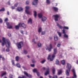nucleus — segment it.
Here are the masks:
<instances>
[{"label": "nucleus", "mask_w": 78, "mask_h": 78, "mask_svg": "<svg viewBox=\"0 0 78 78\" xmlns=\"http://www.w3.org/2000/svg\"><path fill=\"white\" fill-rule=\"evenodd\" d=\"M2 45L3 47H4L5 44L6 47L7 48H9L11 43L9 40H5V38L3 37L2 38Z\"/></svg>", "instance_id": "nucleus-1"}, {"label": "nucleus", "mask_w": 78, "mask_h": 78, "mask_svg": "<svg viewBox=\"0 0 78 78\" xmlns=\"http://www.w3.org/2000/svg\"><path fill=\"white\" fill-rule=\"evenodd\" d=\"M53 51V54L51 57H50V55H49L48 58V59H50V61H52L53 58L55 57V55H56V53H57V49L56 48L54 49Z\"/></svg>", "instance_id": "nucleus-2"}, {"label": "nucleus", "mask_w": 78, "mask_h": 78, "mask_svg": "<svg viewBox=\"0 0 78 78\" xmlns=\"http://www.w3.org/2000/svg\"><path fill=\"white\" fill-rule=\"evenodd\" d=\"M67 67L68 69V70H66V74L67 76H69V72H70V69H71V67H72V66H71V65L70 64L67 63Z\"/></svg>", "instance_id": "nucleus-3"}, {"label": "nucleus", "mask_w": 78, "mask_h": 78, "mask_svg": "<svg viewBox=\"0 0 78 78\" xmlns=\"http://www.w3.org/2000/svg\"><path fill=\"white\" fill-rule=\"evenodd\" d=\"M57 24V26L60 29H62V28H64V29H66V30H69V27L64 26L63 27L62 26H61L60 24H59L58 23H56Z\"/></svg>", "instance_id": "nucleus-4"}, {"label": "nucleus", "mask_w": 78, "mask_h": 78, "mask_svg": "<svg viewBox=\"0 0 78 78\" xmlns=\"http://www.w3.org/2000/svg\"><path fill=\"white\" fill-rule=\"evenodd\" d=\"M23 43L22 42H20L17 44V47L18 48H21L23 46Z\"/></svg>", "instance_id": "nucleus-5"}, {"label": "nucleus", "mask_w": 78, "mask_h": 78, "mask_svg": "<svg viewBox=\"0 0 78 78\" xmlns=\"http://www.w3.org/2000/svg\"><path fill=\"white\" fill-rule=\"evenodd\" d=\"M55 17V21H58V18L60 16L58 15H56L53 16V17Z\"/></svg>", "instance_id": "nucleus-6"}, {"label": "nucleus", "mask_w": 78, "mask_h": 78, "mask_svg": "<svg viewBox=\"0 0 78 78\" xmlns=\"http://www.w3.org/2000/svg\"><path fill=\"white\" fill-rule=\"evenodd\" d=\"M49 48H47L46 50H48L49 51H51V50L52 48H53V47H52V45L51 44H50L49 46Z\"/></svg>", "instance_id": "nucleus-7"}, {"label": "nucleus", "mask_w": 78, "mask_h": 78, "mask_svg": "<svg viewBox=\"0 0 78 78\" xmlns=\"http://www.w3.org/2000/svg\"><path fill=\"white\" fill-rule=\"evenodd\" d=\"M26 10H25V12H26L27 14H30V12L28 11V10L30 9V7H29L28 6H26Z\"/></svg>", "instance_id": "nucleus-8"}, {"label": "nucleus", "mask_w": 78, "mask_h": 78, "mask_svg": "<svg viewBox=\"0 0 78 78\" xmlns=\"http://www.w3.org/2000/svg\"><path fill=\"white\" fill-rule=\"evenodd\" d=\"M62 31L63 32V34H64V37H66V38H68V35H67V34L66 33V32L65 31V30L63 29V30H62Z\"/></svg>", "instance_id": "nucleus-9"}, {"label": "nucleus", "mask_w": 78, "mask_h": 78, "mask_svg": "<svg viewBox=\"0 0 78 78\" xmlns=\"http://www.w3.org/2000/svg\"><path fill=\"white\" fill-rule=\"evenodd\" d=\"M33 72H34V73H35V72H36L37 76H39V72H37V69H34L33 70Z\"/></svg>", "instance_id": "nucleus-10"}, {"label": "nucleus", "mask_w": 78, "mask_h": 78, "mask_svg": "<svg viewBox=\"0 0 78 78\" xmlns=\"http://www.w3.org/2000/svg\"><path fill=\"white\" fill-rule=\"evenodd\" d=\"M24 75H26L27 76V77H29V78H31V75L30 74H28L26 72H24Z\"/></svg>", "instance_id": "nucleus-11"}, {"label": "nucleus", "mask_w": 78, "mask_h": 78, "mask_svg": "<svg viewBox=\"0 0 78 78\" xmlns=\"http://www.w3.org/2000/svg\"><path fill=\"white\" fill-rule=\"evenodd\" d=\"M16 10L17 11L20 12V11H22V10H23V8L21 7H18Z\"/></svg>", "instance_id": "nucleus-12"}, {"label": "nucleus", "mask_w": 78, "mask_h": 78, "mask_svg": "<svg viewBox=\"0 0 78 78\" xmlns=\"http://www.w3.org/2000/svg\"><path fill=\"white\" fill-rule=\"evenodd\" d=\"M48 74H49V68H48L47 69L46 72L45 73V75H47Z\"/></svg>", "instance_id": "nucleus-13"}, {"label": "nucleus", "mask_w": 78, "mask_h": 78, "mask_svg": "<svg viewBox=\"0 0 78 78\" xmlns=\"http://www.w3.org/2000/svg\"><path fill=\"white\" fill-rule=\"evenodd\" d=\"M38 0H34V2H32L33 5H36L37 3V1Z\"/></svg>", "instance_id": "nucleus-14"}, {"label": "nucleus", "mask_w": 78, "mask_h": 78, "mask_svg": "<svg viewBox=\"0 0 78 78\" xmlns=\"http://www.w3.org/2000/svg\"><path fill=\"white\" fill-rule=\"evenodd\" d=\"M20 25H21V27L23 28H26V25L23 23H20Z\"/></svg>", "instance_id": "nucleus-15"}, {"label": "nucleus", "mask_w": 78, "mask_h": 78, "mask_svg": "<svg viewBox=\"0 0 78 78\" xmlns=\"http://www.w3.org/2000/svg\"><path fill=\"white\" fill-rule=\"evenodd\" d=\"M46 20H47V18L44 16L41 19V20L42 22H45Z\"/></svg>", "instance_id": "nucleus-16"}, {"label": "nucleus", "mask_w": 78, "mask_h": 78, "mask_svg": "<svg viewBox=\"0 0 78 78\" xmlns=\"http://www.w3.org/2000/svg\"><path fill=\"white\" fill-rule=\"evenodd\" d=\"M54 39L55 41H58V36L56 35H54Z\"/></svg>", "instance_id": "nucleus-17"}, {"label": "nucleus", "mask_w": 78, "mask_h": 78, "mask_svg": "<svg viewBox=\"0 0 78 78\" xmlns=\"http://www.w3.org/2000/svg\"><path fill=\"white\" fill-rule=\"evenodd\" d=\"M28 23H30V24H31L32 23V20H31V18H30L29 19Z\"/></svg>", "instance_id": "nucleus-18"}, {"label": "nucleus", "mask_w": 78, "mask_h": 78, "mask_svg": "<svg viewBox=\"0 0 78 78\" xmlns=\"http://www.w3.org/2000/svg\"><path fill=\"white\" fill-rule=\"evenodd\" d=\"M77 78V76L76 74V73H74L73 74V76L71 78Z\"/></svg>", "instance_id": "nucleus-19"}, {"label": "nucleus", "mask_w": 78, "mask_h": 78, "mask_svg": "<svg viewBox=\"0 0 78 78\" xmlns=\"http://www.w3.org/2000/svg\"><path fill=\"white\" fill-rule=\"evenodd\" d=\"M20 24L19 23L18 24V25L16 26H15V28L16 29H19V27H20Z\"/></svg>", "instance_id": "nucleus-20"}, {"label": "nucleus", "mask_w": 78, "mask_h": 78, "mask_svg": "<svg viewBox=\"0 0 78 78\" xmlns=\"http://www.w3.org/2000/svg\"><path fill=\"white\" fill-rule=\"evenodd\" d=\"M7 28L9 29H12V26L11 25H9V26L8 25Z\"/></svg>", "instance_id": "nucleus-21"}, {"label": "nucleus", "mask_w": 78, "mask_h": 78, "mask_svg": "<svg viewBox=\"0 0 78 78\" xmlns=\"http://www.w3.org/2000/svg\"><path fill=\"white\" fill-rule=\"evenodd\" d=\"M16 67L18 68H20V65L18 63H16Z\"/></svg>", "instance_id": "nucleus-22"}, {"label": "nucleus", "mask_w": 78, "mask_h": 78, "mask_svg": "<svg viewBox=\"0 0 78 78\" xmlns=\"http://www.w3.org/2000/svg\"><path fill=\"white\" fill-rule=\"evenodd\" d=\"M61 73H62V71L61 70H58V75H61Z\"/></svg>", "instance_id": "nucleus-23"}, {"label": "nucleus", "mask_w": 78, "mask_h": 78, "mask_svg": "<svg viewBox=\"0 0 78 78\" xmlns=\"http://www.w3.org/2000/svg\"><path fill=\"white\" fill-rule=\"evenodd\" d=\"M53 9L55 11H57L58 10V9L57 7H53Z\"/></svg>", "instance_id": "nucleus-24"}, {"label": "nucleus", "mask_w": 78, "mask_h": 78, "mask_svg": "<svg viewBox=\"0 0 78 78\" xmlns=\"http://www.w3.org/2000/svg\"><path fill=\"white\" fill-rule=\"evenodd\" d=\"M6 75V72H4V73L1 74V76L2 77L3 76H5V75Z\"/></svg>", "instance_id": "nucleus-25"}, {"label": "nucleus", "mask_w": 78, "mask_h": 78, "mask_svg": "<svg viewBox=\"0 0 78 78\" xmlns=\"http://www.w3.org/2000/svg\"><path fill=\"white\" fill-rule=\"evenodd\" d=\"M34 16L35 17H36V16H37V12L36 11H34Z\"/></svg>", "instance_id": "nucleus-26"}, {"label": "nucleus", "mask_w": 78, "mask_h": 78, "mask_svg": "<svg viewBox=\"0 0 78 78\" xmlns=\"http://www.w3.org/2000/svg\"><path fill=\"white\" fill-rule=\"evenodd\" d=\"M38 16L39 18H42V15L41 13H39L38 14Z\"/></svg>", "instance_id": "nucleus-27"}, {"label": "nucleus", "mask_w": 78, "mask_h": 78, "mask_svg": "<svg viewBox=\"0 0 78 78\" xmlns=\"http://www.w3.org/2000/svg\"><path fill=\"white\" fill-rule=\"evenodd\" d=\"M56 63L57 64V65H59V62L58 59H56L55 61Z\"/></svg>", "instance_id": "nucleus-28"}, {"label": "nucleus", "mask_w": 78, "mask_h": 78, "mask_svg": "<svg viewBox=\"0 0 78 78\" xmlns=\"http://www.w3.org/2000/svg\"><path fill=\"white\" fill-rule=\"evenodd\" d=\"M41 31H42V28L39 27L38 28V33H41Z\"/></svg>", "instance_id": "nucleus-29"}, {"label": "nucleus", "mask_w": 78, "mask_h": 78, "mask_svg": "<svg viewBox=\"0 0 78 78\" xmlns=\"http://www.w3.org/2000/svg\"><path fill=\"white\" fill-rule=\"evenodd\" d=\"M53 74H55V68H53L52 69Z\"/></svg>", "instance_id": "nucleus-30"}, {"label": "nucleus", "mask_w": 78, "mask_h": 78, "mask_svg": "<svg viewBox=\"0 0 78 78\" xmlns=\"http://www.w3.org/2000/svg\"><path fill=\"white\" fill-rule=\"evenodd\" d=\"M16 61H19V57L18 56L16 57Z\"/></svg>", "instance_id": "nucleus-31"}, {"label": "nucleus", "mask_w": 78, "mask_h": 78, "mask_svg": "<svg viewBox=\"0 0 78 78\" xmlns=\"http://www.w3.org/2000/svg\"><path fill=\"white\" fill-rule=\"evenodd\" d=\"M18 78H27V77H26V76H22V77L19 76Z\"/></svg>", "instance_id": "nucleus-32"}, {"label": "nucleus", "mask_w": 78, "mask_h": 78, "mask_svg": "<svg viewBox=\"0 0 78 78\" xmlns=\"http://www.w3.org/2000/svg\"><path fill=\"white\" fill-rule=\"evenodd\" d=\"M61 63L63 65L65 64V61L64 60H62L61 61Z\"/></svg>", "instance_id": "nucleus-33"}, {"label": "nucleus", "mask_w": 78, "mask_h": 78, "mask_svg": "<svg viewBox=\"0 0 78 78\" xmlns=\"http://www.w3.org/2000/svg\"><path fill=\"white\" fill-rule=\"evenodd\" d=\"M38 47H41V44L40 43H38L37 44Z\"/></svg>", "instance_id": "nucleus-34"}, {"label": "nucleus", "mask_w": 78, "mask_h": 78, "mask_svg": "<svg viewBox=\"0 0 78 78\" xmlns=\"http://www.w3.org/2000/svg\"><path fill=\"white\" fill-rule=\"evenodd\" d=\"M57 33L60 37H61V33L60 32L58 31Z\"/></svg>", "instance_id": "nucleus-35"}, {"label": "nucleus", "mask_w": 78, "mask_h": 78, "mask_svg": "<svg viewBox=\"0 0 78 78\" xmlns=\"http://www.w3.org/2000/svg\"><path fill=\"white\" fill-rule=\"evenodd\" d=\"M9 78H13V75L12 74H10L9 76Z\"/></svg>", "instance_id": "nucleus-36"}, {"label": "nucleus", "mask_w": 78, "mask_h": 78, "mask_svg": "<svg viewBox=\"0 0 78 78\" xmlns=\"http://www.w3.org/2000/svg\"><path fill=\"white\" fill-rule=\"evenodd\" d=\"M45 61H46V60H45L44 59L42 61H41V64H44V62H45Z\"/></svg>", "instance_id": "nucleus-37"}, {"label": "nucleus", "mask_w": 78, "mask_h": 78, "mask_svg": "<svg viewBox=\"0 0 78 78\" xmlns=\"http://www.w3.org/2000/svg\"><path fill=\"white\" fill-rule=\"evenodd\" d=\"M5 9L4 8H2L1 9H0V12H1V11H4Z\"/></svg>", "instance_id": "nucleus-38"}, {"label": "nucleus", "mask_w": 78, "mask_h": 78, "mask_svg": "<svg viewBox=\"0 0 78 78\" xmlns=\"http://www.w3.org/2000/svg\"><path fill=\"white\" fill-rule=\"evenodd\" d=\"M12 65H13V66H15V64H14V60H12Z\"/></svg>", "instance_id": "nucleus-39"}, {"label": "nucleus", "mask_w": 78, "mask_h": 78, "mask_svg": "<svg viewBox=\"0 0 78 78\" xmlns=\"http://www.w3.org/2000/svg\"><path fill=\"white\" fill-rule=\"evenodd\" d=\"M72 72H73V74L76 73H75V69H72Z\"/></svg>", "instance_id": "nucleus-40"}, {"label": "nucleus", "mask_w": 78, "mask_h": 78, "mask_svg": "<svg viewBox=\"0 0 78 78\" xmlns=\"http://www.w3.org/2000/svg\"><path fill=\"white\" fill-rule=\"evenodd\" d=\"M6 51L7 52H9V51H10V50H9V48H7L6 49Z\"/></svg>", "instance_id": "nucleus-41"}, {"label": "nucleus", "mask_w": 78, "mask_h": 78, "mask_svg": "<svg viewBox=\"0 0 78 78\" xmlns=\"http://www.w3.org/2000/svg\"><path fill=\"white\" fill-rule=\"evenodd\" d=\"M24 53L25 54H27V51L26 50H24Z\"/></svg>", "instance_id": "nucleus-42"}, {"label": "nucleus", "mask_w": 78, "mask_h": 78, "mask_svg": "<svg viewBox=\"0 0 78 78\" xmlns=\"http://www.w3.org/2000/svg\"><path fill=\"white\" fill-rule=\"evenodd\" d=\"M35 39H33L32 40V42H34V44H36V42L35 41Z\"/></svg>", "instance_id": "nucleus-43"}, {"label": "nucleus", "mask_w": 78, "mask_h": 78, "mask_svg": "<svg viewBox=\"0 0 78 78\" xmlns=\"http://www.w3.org/2000/svg\"><path fill=\"white\" fill-rule=\"evenodd\" d=\"M45 31H43L41 32V35H44V34H45Z\"/></svg>", "instance_id": "nucleus-44"}, {"label": "nucleus", "mask_w": 78, "mask_h": 78, "mask_svg": "<svg viewBox=\"0 0 78 78\" xmlns=\"http://www.w3.org/2000/svg\"><path fill=\"white\" fill-rule=\"evenodd\" d=\"M60 46H61V44H60V43L58 44L57 47H60Z\"/></svg>", "instance_id": "nucleus-45"}, {"label": "nucleus", "mask_w": 78, "mask_h": 78, "mask_svg": "<svg viewBox=\"0 0 78 78\" xmlns=\"http://www.w3.org/2000/svg\"><path fill=\"white\" fill-rule=\"evenodd\" d=\"M52 78H58V76L56 75H54Z\"/></svg>", "instance_id": "nucleus-46"}, {"label": "nucleus", "mask_w": 78, "mask_h": 78, "mask_svg": "<svg viewBox=\"0 0 78 78\" xmlns=\"http://www.w3.org/2000/svg\"><path fill=\"white\" fill-rule=\"evenodd\" d=\"M46 2L48 4H49V3H50V2L49 0H47Z\"/></svg>", "instance_id": "nucleus-47"}, {"label": "nucleus", "mask_w": 78, "mask_h": 78, "mask_svg": "<svg viewBox=\"0 0 78 78\" xmlns=\"http://www.w3.org/2000/svg\"><path fill=\"white\" fill-rule=\"evenodd\" d=\"M34 64H30V66L31 67H34Z\"/></svg>", "instance_id": "nucleus-48"}, {"label": "nucleus", "mask_w": 78, "mask_h": 78, "mask_svg": "<svg viewBox=\"0 0 78 78\" xmlns=\"http://www.w3.org/2000/svg\"><path fill=\"white\" fill-rule=\"evenodd\" d=\"M32 61L33 63H35V62H36V61H34V59H33L32 60Z\"/></svg>", "instance_id": "nucleus-49"}, {"label": "nucleus", "mask_w": 78, "mask_h": 78, "mask_svg": "<svg viewBox=\"0 0 78 78\" xmlns=\"http://www.w3.org/2000/svg\"><path fill=\"white\" fill-rule=\"evenodd\" d=\"M1 58H2V61H5V58L3 57H2V55Z\"/></svg>", "instance_id": "nucleus-50"}, {"label": "nucleus", "mask_w": 78, "mask_h": 78, "mask_svg": "<svg viewBox=\"0 0 78 78\" xmlns=\"http://www.w3.org/2000/svg\"><path fill=\"white\" fill-rule=\"evenodd\" d=\"M6 24L7 25V27H8V26H9V22H7Z\"/></svg>", "instance_id": "nucleus-51"}, {"label": "nucleus", "mask_w": 78, "mask_h": 78, "mask_svg": "<svg viewBox=\"0 0 78 78\" xmlns=\"http://www.w3.org/2000/svg\"><path fill=\"white\" fill-rule=\"evenodd\" d=\"M3 22V20H2V19L0 18V23H2Z\"/></svg>", "instance_id": "nucleus-52"}, {"label": "nucleus", "mask_w": 78, "mask_h": 78, "mask_svg": "<svg viewBox=\"0 0 78 78\" xmlns=\"http://www.w3.org/2000/svg\"><path fill=\"white\" fill-rule=\"evenodd\" d=\"M18 5V4L17 3H16L14 5V6H15V7H17V6Z\"/></svg>", "instance_id": "nucleus-53"}, {"label": "nucleus", "mask_w": 78, "mask_h": 78, "mask_svg": "<svg viewBox=\"0 0 78 78\" xmlns=\"http://www.w3.org/2000/svg\"><path fill=\"white\" fill-rule=\"evenodd\" d=\"M29 2L28 1H27L26 2V3L27 5H29Z\"/></svg>", "instance_id": "nucleus-54"}, {"label": "nucleus", "mask_w": 78, "mask_h": 78, "mask_svg": "<svg viewBox=\"0 0 78 78\" xmlns=\"http://www.w3.org/2000/svg\"><path fill=\"white\" fill-rule=\"evenodd\" d=\"M22 68L24 69V70H27V68L24 67V66H22Z\"/></svg>", "instance_id": "nucleus-55"}, {"label": "nucleus", "mask_w": 78, "mask_h": 78, "mask_svg": "<svg viewBox=\"0 0 78 78\" xmlns=\"http://www.w3.org/2000/svg\"><path fill=\"white\" fill-rule=\"evenodd\" d=\"M8 35L9 37H11V34L10 33H9Z\"/></svg>", "instance_id": "nucleus-56"}, {"label": "nucleus", "mask_w": 78, "mask_h": 78, "mask_svg": "<svg viewBox=\"0 0 78 78\" xmlns=\"http://www.w3.org/2000/svg\"><path fill=\"white\" fill-rule=\"evenodd\" d=\"M8 19L7 18H6L5 20H4L5 22H6V21H8Z\"/></svg>", "instance_id": "nucleus-57"}, {"label": "nucleus", "mask_w": 78, "mask_h": 78, "mask_svg": "<svg viewBox=\"0 0 78 78\" xmlns=\"http://www.w3.org/2000/svg\"><path fill=\"white\" fill-rule=\"evenodd\" d=\"M20 32L21 33H22V34H23V30H21Z\"/></svg>", "instance_id": "nucleus-58"}, {"label": "nucleus", "mask_w": 78, "mask_h": 78, "mask_svg": "<svg viewBox=\"0 0 78 78\" xmlns=\"http://www.w3.org/2000/svg\"><path fill=\"white\" fill-rule=\"evenodd\" d=\"M52 39H53V37H49V39H50V40H51Z\"/></svg>", "instance_id": "nucleus-59"}, {"label": "nucleus", "mask_w": 78, "mask_h": 78, "mask_svg": "<svg viewBox=\"0 0 78 78\" xmlns=\"http://www.w3.org/2000/svg\"><path fill=\"white\" fill-rule=\"evenodd\" d=\"M12 9H15V7L14 6H12Z\"/></svg>", "instance_id": "nucleus-60"}, {"label": "nucleus", "mask_w": 78, "mask_h": 78, "mask_svg": "<svg viewBox=\"0 0 78 78\" xmlns=\"http://www.w3.org/2000/svg\"><path fill=\"white\" fill-rule=\"evenodd\" d=\"M7 14H8L9 16V11H7Z\"/></svg>", "instance_id": "nucleus-61"}, {"label": "nucleus", "mask_w": 78, "mask_h": 78, "mask_svg": "<svg viewBox=\"0 0 78 78\" xmlns=\"http://www.w3.org/2000/svg\"><path fill=\"white\" fill-rule=\"evenodd\" d=\"M24 18L25 19H27V17H26V16H24Z\"/></svg>", "instance_id": "nucleus-62"}, {"label": "nucleus", "mask_w": 78, "mask_h": 78, "mask_svg": "<svg viewBox=\"0 0 78 78\" xmlns=\"http://www.w3.org/2000/svg\"><path fill=\"white\" fill-rule=\"evenodd\" d=\"M8 4L9 5H10V2H8Z\"/></svg>", "instance_id": "nucleus-63"}, {"label": "nucleus", "mask_w": 78, "mask_h": 78, "mask_svg": "<svg viewBox=\"0 0 78 78\" xmlns=\"http://www.w3.org/2000/svg\"><path fill=\"white\" fill-rule=\"evenodd\" d=\"M49 78H53V77L51 76H49Z\"/></svg>", "instance_id": "nucleus-64"}]
</instances>
